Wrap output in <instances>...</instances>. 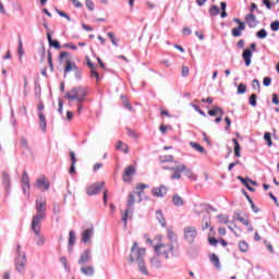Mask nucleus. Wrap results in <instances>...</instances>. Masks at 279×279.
Segmentation results:
<instances>
[{
    "label": "nucleus",
    "instance_id": "obj_49",
    "mask_svg": "<svg viewBox=\"0 0 279 279\" xmlns=\"http://www.w3.org/2000/svg\"><path fill=\"white\" fill-rule=\"evenodd\" d=\"M70 160H71V165H76L77 162V157L75 156V151L73 150L70 151Z\"/></svg>",
    "mask_w": 279,
    "mask_h": 279
},
{
    "label": "nucleus",
    "instance_id": "obj_53",
    "mask_svg": "<svg viewBox=\"0 0 279 279\" xmlns=\"http://www.w3.org/2000/svg\"><path fill=\"white\" fill-rule=\"evenodd\" d=\"M57 13L59 14V16H62V19H66V21H71V16H69V14H66L65 12L57 10Z\"/></svg>",
    "mask_w": 279,
    "mask_h": 279
},
{
    "label": "nucleus",
    "instance_id": "obj_42",
    "mask_svg": "<svg viewBox=\"0 0 279 279\" xmlns=\"http://www.w3.org/2000/svg\"><path fill=\"white\" fill-rule=\"evenodd\" d=\"M236 220L243 223V226H250V220L245 219L244 217H241V214H236Z\"/></svg>",
    "mask_w": 279,
    "mask_h": 279
},
{
    "label": "nucleus",
    "instance_id": "obj_24",
    "mask_svg": "<svg viewBox=\"0 0 279 279\" xmlns=\"http://www.w3.org/2000/svg\"><path fill=\"white\" fill-rule=\"evenodd\" d=\"M190 145L193 149L198 151V154H206V148H204L199 143L197 142H190Z\"/></svg>",
    "mask_w": 279,
    "mask_h": 279
},
{
    "label": "nucleus",
    "instance_id": "obj_4",
    "mask_svg": "<svg viewBox=\"0 0 279 279\" xmlns=\"http://www.w3.org/2000/svg\"><path fill=\"white\" fill-rule=\"evenodd\" d=\"M15 271L23 276L27 267V254L21 250V244H17L16 255L14 259Z\"/></svg>",
    "mask_w": 279,
    "mask_h": 279
},
{
    "label": "nucleus",
    "instance_id": "obj_59",
    "mask_svg": "<svg viewBox=\"0 0 279 279\" xmlns=\"http://www.w3.org/2000/svg\"><path fill=\"white\" fill-rule=\"evenodd\" d=\"M238 180H240L242 184H244V186H247L250 184L248 178L244 179L243 177H238Z\"/></svg>",
    "mask_w": 279,
    "mask_h": 279
},
{
    "label": "nucleus",
    "instance_id": "obj_12",
    "mask_svg": "<svg viewBox=\"0 0 279 279\" xmlns=\"http://www.w3.org/2000/svg\"><path fill=\"white\" fill-rule=\"evenodd\" d=\"M36 215H47V202L43 198L35 202Z\"/></svg>",
    "mask_w": 279,
    "mask_h": 279
},
{
    "label": "nucleus",
    "instance_id": "obj_60",
    "mask_svg": "<svg viewBox=\"0 0 279 279\" xmlns=\"http://www.w3.org/2000/svg\"><path fill=\"white\" fill-rule=\"evenodd\" d=\"M63 106H64V102L62 101L61 98H59V108H58V112H59L60 114H62Z\"/></svg>",
    "mask_w": 279,
    "mask_h": 279
},
{
    "label": "nucleus",
    "instance_id": "obj_8",
    "mask_svg": "<svg viewBox=\"0 0 279 279\" xmlns=\"http://www.w3.org/2000/svg\"><path fill=\"white\" fill-rule=\"evenodd\" d=\"M184 239L187 243H195V239L197 238V228L193 226H187L183 228Z\"/></svg>",
    "mask_w": 279,
    "mask_h": 279
},
{
    "label": "nucleus",
    "instance_id": "obj_13",
    "mask_svg": "<svg viewBox=\"0 0 279 279\" xmlns=\"http://www.w3.org/2000/svg\"><path fill=\"white\" fill-rule=\"evenodd\" d=\"M36 186L40 191H49V187L51 186V183H49V180H47V178L41 175L37 179Z\"/></svg>",
    "mask_w": 279,
    "mask_h": 279
},
{
    "label": "nucleus",
    "instance_id": "obj_18",
    "mask_svg": "<svg viewBox=\"0 0 279 279\" xmlns=\"http://www.w3.org/2000/svg\"><path fill=\"white\" fill-rule=\"evenodd\" d=\"M92 258H93V254L90 253V250H86L81 255V257L78 259V265H84V264L88 263L89 260H92Z\"/></svg>",
    "mask_w": 279,
    "mask_h": 279
},
{
    "label": "nucleus",
    "instance_id": "obj_10",
    "mask_svg": "<svg viewBox=\"0 0 279 279\" xmlns=\"http://www.w3.org/2000/svg\"><path fill=\"white\" fill-rule=\"evenodd\" d=\"M106 182H97L86 187V193L89 196L97 195V193H101L104 191Z\"/></svg>",
    "mask_w": 279,
    "mask_h": 279
},
{
    "label": "nucleus",
    "instance_id": "obj_19",
    "mask_svg": "<svg viewBox=\"0 0 279 279\" xmlns=\"http://www.w3.org/2000/svg\"><path fill=\"white\" fill-rule=\"evenodd\" d=\"M34 241L38 247H43L47 242V239L40 233V231H38V233H35Z\"/></svg>",
    "mask_w": 279,
    "mask_h": 279
},
{
    "label": "nucleus",
    "instance_id": "obj_55",
    "mask_svg": "<svg viewBox=\"0 0 279 279\" xmlns=\"http://www.w3.org/2000/svg\"><path fill=\"white\" fill-rule=\"evenodd\" d=\"M263 85L264 86H271V77L265 76L263 80Z\"/></svg>",
    "mask_w": 279,
    "mask_h": 279
},
{
    "label": "nucleus",
    "instance_id": "obj_25",
    "mask_svg": "<svg viewBox=\"0 0 279 279\" xmlns=\"http://www.w3.org/2000/svg\"><path fill=\"white\" fill-rule=\"evenodd\" d=\"M172 202H173L174 206H178V207L184 206V198H182V197H181L180 195H178V194H174V195L172 196Z\"/></svg>",
    "mask_w": 279,
    "mask_h": 279
},
{
    "label": "nucleus",
    "instance_id": "obj_35",
    "mask_svg": "<svg viewBox=\"0 0 279 279\" xmlns=\"http://www.w3.org/2000/svg\"><path fill=\"white\" fill-rule=\"evenodd\" d=\"M160 162H173V156L171 155H163L159 157Z\"/></svg>",
    "mask_w": 279,
    "mask_h": 279
},
{
    "label": "nucleus",
    "instance_id": "obj_28",
    "mask_svg": "<svg viewBox=\"0 0 279 279\" xmlns=\"http://www.w3.org/2000/svg\"><path fill=\"white\" fill-rule=\"evenodd\" d=\"M150 266L155 269H160L162 267V262L158 257L150 258Z\"/></svg>",
    "mask_w": 279,
    "mask_h": 279
},
{
    "label": "nucleus",
    "instance_id": "obj_56",
    "mask_svg": "<svg viewBox=\"0 0 279 279\" xmlns=\"http://www.w3.org/2000/svg\"><path fill=\"white\" fill-rule=\"evenodd\" d=\"M52 213H53V215H60V205L59 204H53Z\"/></svg>",
    "mask_w": 279,
    "mask_h": 279
},
{
    "label": "nucleus",
    "instance_id": "obj_33",
    "mask_svg": "<svg viewBox=\"0 0 279 279\" xmlns=\"http://www.w3.org/2000/svg\"><path fill=\"white\" fill-rule=\"evenodd\" d=\"M202 228L203 230H208V228H210V216H205L203 219H202Z\"/></svg>",
    "mask_w": 279,
    "mask_h": 279
},
{
    "label": "nucleus",
    "instance_id": "obj_43",
    "mask_svg": "<svg viewBox=\"0 0 279 279\" xmlns=\"http://www.w3.org/2000/svg\"><path fill=\"white\" fill-rule=\"evenodd\" d=\"M256 36L257 38H260V39L267 38V31L265 28H262L256 33Z\"/></svg>",
    "mask_w": 279,
    "mask_h": 279
},
{
    "label": "nucleus",
    "instance_id": "obj_34",
    "mask_svg": "<svg viewBox=\"0 0 279 279\" xmlns=\"http://www.w3.org/2000/svg\"><path fill=\"white\" fill-rule=\"evenodd\" d=\"M239 248H240V252L245 253L250 250V244H247V242L245 241H240Z\"/></svg>",
    "mask_w": 279,
    "mask_h": 279
},
{
    "label": "nucleus",
    "instance_id": "obj_41",
    "mask_svg": "<svg viewBox=\"0 0 279 279\" xmlns=\"http://www.w3.org/2000/svg\"><path fill=\"white\" fill-rule=\"evenodd\" d=\"M43 92V89L40 88V84L35 83V97L36 99H40V93Z\"/></svg>",
    "mask_w": 279,
    "mask_h": 279
},
{
    "label": "nucleus",
    "instance_id": "obj_32",
    "mask_svg": "<svg viewBox=\"0 0 279 279\" xmlns=\"http://www.w3.org/2000/svg\"><path fill=\"white\" fill-rule=\"evenodd\" d=\"M22 184L27 186V189H31L29 174H27V171H24L23 174H22Z\"/></svg>",
    "mask_w": 279,
    "mask_h": 279
},
{
    "label": "nucleus",
    "instance_id": "obj_29",
    "mask_svg": "<svg viewBox=\"0 0 279 279\" xmlns=\"http://www.w3.org/2000/svg\"><path fill=\"white\" fill-rule=\"evenodd\" d=\"M232 143L234 145V154L236 158H241V145L239 144V141H236V138H233Z\"/></svg>",
    "mask_w": 279,
    "mask_h": 279
},
{
    "label": "nucleus",
    "instance_id": "obj_64",
    "mask_svg": "<svg viewBox=\"0 0 279 279\" xmlns=\"http://www.w3.org/2000/svg\"><path fill=\"white\" fill-rule=\"evenodd\" d=\"M272 104H275V106L279 105L278 94H272Z\"/></svg>",
    "mask_w": 279,
    "mask_h": 279
},
{
    "label": "nucleus",
    "instance_id": "obj_61",
    "mask_svg": "<svg viewBox=\"0 0 279 279\" xmlns=\"http://www.w3.org/2000/svg\"><path fill=\"white\" fill-rule=\"evenodd\" d=\"M264 243H265V245H266V247H267V250H268V252H270V254H274V245H271V244H267V241H264Z\"/></svg>",
    "mask_w": 279,
    "mask_h": 279
},
{
    "label": "nucleus",
    "instance_id": "obj_23",
    "mask_svg": "<svg viewBox=\"0 0 279 279\" xmlns=\"http://www.w3.org/2000/svg\"><path fill=\"white\" fill-rule=\"evenodd\" d=\"M156 219L159 221V223H160V226H162V228L167 227V220L165 219V216L162 215V210L156 211Z\"/></svg>",
    "mask_w": 279,
    "mask_h": 279
},
{
    "label": "nucleus",
    "instance_id": "obj_31",
    "mask_svg": "<svg viewBox=\"0 0 279 279\" xmlns=\"http://www.w3.org/2000/svg\"><path fill=\"white\" fill-rule=\"evenodd\" d=\"M211 263H214L215 267L217 269H219V267H221V264L219 262V256H217V254L213 253L210 256H209Z\"/></svg>",
    "mask_w": 279,
    "mask_h": 279
},
{
    "label": "nucleus",
    "instance_id": "obj_7",
    "mask_svg": "<svg viewBox=\"0 0 279 279\" xmlns=\"http://www.w3.org/2000/svg\"><path fill=\"white\" fill-rule=\"evenodd\" d=\"M44 219H47V215L35 214L33 216L31 228L34 231V234H38V232H40Z\"/></svg>",
    "mask_w": 279,
    "mask_h": 279
},
{
    "label": "nucleus",
    "instance_id": "obj_46",
    "mask_svg": "<svg viewBox=\"0 0 279 279\" xmlns=\"http://www.w3.org/2000/svg\"><path fill=\"white\" fill-rule=\"evenodd\" d=\"M219 110H221L220 107L218 106L214 107V109L208 111L209 117H217V114L219 113Z\"/></svg>",
    "mask_w": 279,
    "mask_h": 279
},
{
    "label": "nucleus",
    "instance_id": "obj_48",
    "mask_svg": "<svg viewBox=\"0 0 279 279\" xmlns=\"http://www.w3.org/2000/svg\"><path fill=\"white\" fill-rule=\"evenodd\" d=\"M20 145H21V147H23L24 149H29V146L27 145V138H25V137H21V140H20Z\"/></svg>",
    "mask_w": 279,
    "mask_h": 279
},
{
    "label": "nucleus",
    "instance_id": "obj_47",
    "mask_svg": "<svg viewBox=\"0 0 279 279\" xmlns=\"http://www.w3.org/2000/svg\"><path fill=\"white\" fill-rule=\"evenodd\" d=\"M85 5L89 10V12H93V10H95V3H93V0H86Z\"/></svg>",
    "mask_w": 279,
    "mask_h": 279
},
{
    "label": "nucleus",
    "instance_id": "obj_50",
    "mask_svg": "<svg viewBox=\"0 0 279 279\" xmlns=\"http://www.w3.org/2000/svg\"><path fill=\"white\" fill-rule=\"evenodd\" d=\"M270 29H271L272 32H278V29H279V21H278V20H276L275 22H272V23L270 24Z\"/></svg>",
    "mask_w": 279,
    "mask_h": 279
},
{
    "label": "nucleus",
    "instance_id": "obj_36",
    "mask_svg": "<svg viewBox=\"0 0 279 279\" xmlns=\"http://www.w3.org/2000/svg\"><path fill=\"white\" fill-rule=\"evenodd\" d=\"M257 99L258 97L256 96V94H252L248 98L250 106H252L253 108H256Z\"/></svg>",
    "mask_w": 279,
    "mask_h": 279
},
{
    "label": "nucleus",
    "instance_id": "obj_21",
    "mask_svg": "<svg viewBox=\"0 0 279 279\" xmlns=\"http://www.w3.org/2000/svg\"><path fill=\"white\" fill-rule=\"evenodd\" d=\"M242 58L245 62V65L250 66V64H252V50L245 49L242 53Z\"/></svg>",
    "mask_w": 279,
    "mask_h": 279
},
{
    "label": "nucleus",
    "instance_id": "obj_38",
    "mask_svg": "<svg viewBox=\"0 0 279 279\" xmlns=\"http://www.w3.org/2000/svg\"><path fill=\"white\" fill-rule=\"evenodd\" d=\"M246 92L247 87L245 86V84L240 83L238 86V95H245Z\"/></svg>",
    "mask_w": 279,
    "mask_h": 279
},
{
    "label": "nucleus",
    "instance_id": "obj_9",
    "mask_svg": "<svg viewBox=\"0 0 279 279\" xmlns=\"http://www.w3.org/2000/svg\"><path fill=\"white\" fill-rule=\"evenodd\" d=\"M71 71H74V76L77 80H82V70H80V68H77V65L73 62H71L70 59H68L65 61V69H64V73H71Z\"/></svg>",
    "mask_w": 279,
    "mask_h": 279
},
{
    "label": "nucleus",
    "instance_id": "obj_3",
    "mask_svg": "<svg viewBox=\"0 0 279 279\" xmlns=\"http://www.w3.org/2000/svg\"><path fill=\"white\" fill-rule=\"evenodd\" d=\"M86 97H88V87L84 86L73 87L65 94V99H69V101H77V104L86 101Z\"/></svg>",
    "mask_w": 279,
    "mask_h": 279
},
{
    "label": "nucleus",
    "instance_id": "obj_57",
    "mask_svg": "<svg viewBox=\"0 0 279 279\" xmlns=\"http://www.w3.org/2000/svg\"><path fill=\"white\" fill-rule=\"evenodd\" d=\"M182 77H189V66H183L181 71Z\"/></svg>",
    "mask_w": 279,
    "mask_h": 279
},
{
    "label": "nucleus",
    "instance_id": "obj_45",
    "mask_svg": "<svg viewBox=\"0 0 279 279\" xmlns=\"http://www.w3.org/2000/svg\"><path fill=\"white\" fill-rule=\"evenodd\" d=\"M252 87L254 90H258V93H260V82H258V78L253 80Z\"/></svg>",
    "mask_w": 279,
    "mask_h": 279
},
{
    "label": "nucleus",
    "instance_id": "obj_62",
    "mask_svg": "<svg viewBox=\"0 0 279 279\" xmlns=\"http://www.w3.org/2000/svg\"><path fill=\"white\" fill-rule=\"evenodd\" d=\"M208 242H209L211 245H214L215 247H217V243H219V241H218L217 239H215V238H209V239H208Z\"/></svg>",
    "mask_w": 279,
    "mask_h": 279
},
{
    "label": "nucleus",
    "instance_id": "obj_1",
    "mask_svg": "<svg viewBox=\"0 0 279 279\" xmlns=\"http://www.w3.org/2000/svg\"><path fill=\"white\" fill-rule=\"evenodd\" d=\"M145 248L138 247V242H134L131 247L129 260L130 263H137L140 271L148 276L147 267L145 266Z\"/></svg>",
    "mask_w": 279,
    "mask_h": 279
},
{
    "label": "nucleus",
    "instance_id": "obj_11",
    "mask_svg": "<svg viewBox=\"0 0 279 279\" xmlns=\"http://www.w3.org/2000/svg\"><path fill=\"white\" fill-rule=\"evenodd\" d=\"M233 23H238L239 26L232 28L231 34L234 38H239L242 36L241 32H244V29H245V22H242L241 20L235 17V19H233Z\"/></svg>",
    "mask_w": 279,
    "mask_h": 279
},
{
    "label": "nucleus",
    "instance_id": "obj_52",
    "mask_svg": "<svg viewBox=\"0 0 279 279\" xmlns=\"http://www.w3.org/2000/svg\"><path fill=\"white\" fill-rule=\"evenodd\" d=\"M60 263L63 265L65 271H69V269H71V268L69 267L68 262H66V257H61V258H60Z\"/></svg>",
    "mask_w": 279,
    "mask_h": 279
},
{
    "label": "nucleus",
    "instance_id": "obj_20",
    "mask_svg": "<svg viewBox=\"0 0 279 279\" xmlns=\"http://www.w3.org/2000/svg\"><path fill=\"white\" fill-rule=\"evenodd\" d=\"M39 118V128L43 132H47V118L45 117V112L38 113Z\"/></svg>",
    "mask_w": 279,
    "mask_h": 279
},
{
    "label": "nucleus",
    "instance_id": "obj_22",
    "mask_svg": "<svg viewBox=\"0 0 279 279\" xmlns=\"http://www.w3.org/2000/svg\"><path fill=\"white\" fill-rule=\"evenodd\" d=\"M81 272L84 276H95V267H93V266H83V267H81Z\"/></svg>",
    "mask_w": 279,
    "mask_h": 279
},
{
    "label": "nucleus",
    "instance_id": "obj_14",
    "mask_svg": "<svg viewBox=\"0 0 279 279\" xmlns=\"http://www.w3.org/2000/svg\"><path fill=\"white\" fill-rule=\"evenodd\" d=\"M244 21L251 29L258 25V20L256 19V15H254V13L246 14Z\"/></svg>",
    "mask_w": 279,
    "mask_h": 279
},
{
    "label": "nucleus",
    "instance_id": "obj_54",
    "mask_svg": "<svg viewBox=\"0 0 279 279\" xmlns=\"http://www.w3.org/2000/svg\"><path fill=\"white\" fill-rule=\"evenodd\" d=\"M49 45H50V47H54V49L62 48V46L60 45V41H58V40H52Z\"/></svg>",
    "mask_w": 279,
    "mask_h": 279
},
{
    "label": "nucleus",
    "instance_id": "obj_26",
    "mask_svg": "<svg viewBox=\"0 0 279 279\" xmlns=\"http://www.w3.org/2000/svg\"><path fill=\"white\" fill-rule=\"evenodd\" d=\"M116 149H120L123 151V154H129L130 153V146L128 144H124L123 142H118V145L116 146Z\"/></svg>",
    "mask_w": 279,
    "mask_h": 279
},
{
    "label": "nucleus",
    "instance_id": "obj_6",
    "mask_svg": "<svg viewBox=\"0 0 279 279\" xmlns=\"http://www.w3.org/2000/svg\"><path fill=\"white\" fill-rule=\"evenodd\" d=\"M155 252L158 256H162L163 258H169V254L173 253V244H163L160 243L155 246Z\"/></svg>",
    "mask_w": 279,
    "mask_h": 279
},
{
    "label": "nucleus",
    "instance_id": "obj_30",
    "mask_svg": "<svg viewBox=\"0 0 279 279\" xmlns=\"http://www.w3.org/2000/svg\"><path fill=\"white\" fill-rule=\"evenodd\" d=\"M2 182H3V185H4L7 189H10V186H11L10 174L3 172V173H2Z\"/></svg>",
    "mask_w": 279,
    "mask_h": 279
},
{
    "label": "nucleus",
    "instance_id": "obj_58",
    "mask_svg": "<svg viewBox=\"0 0 279 279\" xmlns=\"http://www.w3.org/2000/svg\"><path fill=\"white\" fill-rule=\"evenodd\" d=\"M48 63L50 69L53 71V58L51 57V52H48Z\"/></svg>",
    "mask_w": 279,
    "mask_h": 279
},
{
    "label": "nucleus",
    "instance_id": "obj_15",
    "mask_svg": "<svg viewBox=\"0 0 279 279\" xmlns=\"http://www.w3.org/2000/svg\"><path fill=\"white\" fill-rule=\"evenodd\" d=\"M95 234V229L93 227L86 229L85 231L82 232V241L84 243H90V239H93Z\"/></svg>",
    "mask_w": 279,
    "mask_h": 279
},
{
    "label": "nucleus",
    "instance_id": "obj_39",
    "mask_svg": "<svg viewBox=\"0 0 279 279\" xmlns=\"http://www.w3.org/2000/svg\"><path fill=\"white\" fill-rule=\"evenodd\" d=\"M264 141H266L268 147H271L274 143L271 142V133L267 132L264 134Z\"/></svg>",
    "mask_w": 279,
    "mask_h": 279
},
{
    "label": "nucleus",
    "instance_id": "obj_2",
    "mask_svg": "<svg viewBox=\"0 0 279 279\" xmlns=\"http://www.w3.org/2000/svg\"><path fill=\"white\" fill-rule=\"evenodd\" d=\"M163 169H168L171 171L170 180H181L182 173H184L185 178H189V180H197V175L193 172V170L186 165H178L174 167H165Z\"/></svg>",
    "mask_w": 279,
    "mask_h": 279
},
{
    "label": "nucleus",
    "instance_id": "obj_37",
    "mask_svg": "<svg viewBox=\"0 0 279 279\" xmlns=\"http://www.w3.org/2000/svg\"><path fill=\"white\" fill-rule=\"evenodd\" d=\"M220 10H219V7L217 5H211L209 8V14L210 16H217L219 14Z\"/></svg>",
    "mask_w": 279,
    "mask_h": 279
},
{
    "label": "nucleus",
    "instance_id": "obj_44",
    "mask_svg": "<svg viewBox=\"0 0 279 279\" xmlns=\"http://www.w3.org/2000/svg\"><path fill=\"white\" fill-rule=\"evenodd\" d=\"M219 223H230V219L226 215H218Z\"/></svg>",
    "mask_w": 279,
    "mask_h": 279
},
{
    "label": "nucleus",
    "instance_id": "obj_16",
    "mask_svg": "<svg viewBox=\"0 0 279 279\" xmlns=\"http://www.w3.org/2000/svg\"><path fill=\"white\" fill-rule=\"evenodd\" d=\"M134 173H136V168H134V166L126 167L123 174H122L123 181L124 182H130V177L134 175Z\"/></svg>",
    "mask_w": 279,
    "mask_h": 279
},
{
    "label": "nucleus",
    "instance_id": "obj_27",
    "mask_svg": "<svg viewBox=\"0 0 279 279\" xmlns=\"http://www.w3.org/2000/svg\"><path fill=\"white\" fill-rule=\"evenodd\" d=\"M17 40H19L17 53L20 56V60H22L25 51L23 50V39L21 38V35L17 36Z\"/></svg>",
    "mask_w": 279,
    "mask_h": 279
},
{
    "label": "nucleus",
    "instance_id": "obj_40",
    "mask_svg": "<svg viewBox=\"0 0 279 279\" xmlns=\"http://www.w3.org/2000/svg\"><path fill=\"white\" fill-rule=\"evenodd\" d=\"M75 241H76L75 231L71 230L70 238H69V245H75Z\"/></svg>",
    "mask_w": 279,
    "mask_h": 279
},
{
    "label": "nucleus",
    "instance_id": "obj_63",
    "mask_svg": "<svg viewBox=\"0 0 279 279\" xmlns=\"http://www.w3.org/2000/svg\"><path fill=\"white\" fill-rule=\"evenodd\" d=\"M168 239L169 241H173V239H175V233H173L171 230H168Z\"/></svg>",
    "mask_w": 279,
    "mask_h": 279
},
{
    "label": "nucleus",
    "instance_id": "obj_51",
    "mask_svg": "<svg viewBox=\"0 0 279 279\" xmlns=\"http://www.w3.org/2000/svg\"><path fill=\"white\" fill-rule=\"evenodd\" d=\"M90 77H95L99 82V72H97L96 68L90 70Z\"/></svg>",
    "mask_w": 279,
    "mask_h": 279
},
{
    "label": "nucleus",
    "instance_id": "obj_5",
    "mask_svg": "<svg viewBox=\"0 0 279 279\" xmlns=\"http://www.w3.org/2000/svg\"><path fill=\"white\" fill-rule=\"evenodd\" d=\"M134 202H136V196L134 195V193H130L128 203H126L128 208L122 215V221L124 222V228H128V217H130V215L134 213V208H132L134 206Z\"/></svg>",
    "mask_w": 279,
    "mask_h": 279
},
{
    "label": "nucleus",
    "instance_id": "obj_17",
    "mask_svg": "<svg viewBox=\"0 0 279 279\" xmlns=\"http://www.w3.org/2000/svg\"><path fill=\"white\" fill-rule=\"evenodd\" d=\"M167 186L160 185L159 187H154L151 193L155 197H165L167 194Z\"/></svg>",
    "mask_w": 279,
    "mask_h": 279
}]
</instances>
